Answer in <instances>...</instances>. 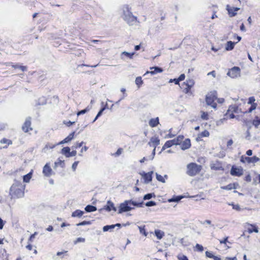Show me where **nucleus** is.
<instances>
[{"instance_id":"obj_42","label":"nucleus","mask_w":260,"mask_h":260,"mask_svg":"<svg viewBox=\"0 0 260 260\" xmlns=\"http://www.w3.org/2000/svg\"><path fill=\"white\" fill-rule=\"evenodd\" d=\"M0 143L1 144H7L8 145H11L12 144V141L11 140L7 139L6 138L2 139L1 140Z\"/></svg>"},{"instance_id":"obj_48","label":"nucleus","mask_w":260,"mask_h":260,"mask_svg":"<svg viewBox=\"0 0 260 260\" xmlns=\"http://www.w3.org/2000/svg\"><path fill=\"white\" fill-rule=\"evenodd\" d=\"M178 260H188L186 256L183 255L182 253H180L177 255Z\"/></svg>"},{"instance_id":"obj_11","label":"nucleus","mask_w":260,"mask_h":260,"mask_svg":"<svg viewBox=\"0 0 260 260\" xmlns=\"http://www.w3.org/2000/svg\"><path fill=\"white\" fill-rule=\"evenodd\" d=\"M43 174L46 177H50L53 174V172L49 164L47 163L43 167Z\"/></svg>"},{"instance_id":"obj_8","label":"nucleus","mask_w":260,"mask_h":260,"mask_svg":"<svg viewBox=\"0 0 260 260\" xmlns=\"http://www.w3.org/2000/svg\"><path fill=\"white\" fill-rule=\"evenodd\" d=\"M139 174L143 178L145 183L148 184L152 181V175L153 174V171H150L148 173H145V172L142 171Z\"/></svg>"},{"instance_id":"obj_60","label":"nucleus","mask_w":260,"mask_h":260,"mask_svg":"<svg viewBox=\"0 0 260 260\" xmlns=\"http://www.w3.org/2000/svg\"><path fill=\"white\" fill-rule=\"evenodd\" d=\"M7 126V125L5 123H0V131L4 130L6 128Z\"/></svg>"},{"instance_id":"obj_38","label":"nucleus","mask_w":260,"mask_h":260,"mask_svg":"<svg viewBox=\"0 0 260 260\" xmlns=\"http://www.w3.org/2000/svg\"><path fill=\"white\" fill-rule=\"evenodd\" d=\"M12 67L14 69H19L21 70L22 71H25L26 70V67L21 66L19 64H12Z\"/></svg>"},{"instance_id":"obj_26","label":"nucleus","mask_w":260,"mask_h":260,"mask_svg":"<svg viewBox=\"0 0 260 260\" xmlns=\"http://www.w3.org/2000/svg\"><path fill=\"white\" fill-rule=\"evenodd\" d=\"M236 43L233 42L232 41H228L226 43V46H225V50L226 51H231L233 50L234 48L235 45Z\"/></svg>"},{"instance_id":"obj_52","label":"nucleus","mask_w":260,"mask_h":260,"mask_svg":"<svg viewBox=\"0 0 260 260\" xmlns=\"http://www.w3.org/2000/svg\"><path fill=\"white\" fill-rule=\"evenodd\" d=\"M225 116L226 117V119H228V118L232 119V118H235V116L233 113H232L231 114H230V112H229L228 111L226 113Z\"/></svg>"},{"instance_id":"obj_21","label":"nucleus","mask_w":260,"mask_h":260,"mask_svg":"<svg viewBox=\"0 0 260 260\" xmlns=\"http://www.w3.org/2000/svg\"><path fill=\"white\" fill-rule=\"evenodd\" d=\"M183 138V136L179 135L176 138L171 140V141L174 145H178L181 144Z\"/></svg>"},{"instance_id":"obj_64","label":"nucleus","mask_w":260,"mask_h":260,"mask_svg":"<svg viewBox=\"0 0 260 260\" xmlns=\"http://www.w3.org/2000/svg\"><path fill=\"white\" fill-rule=\"evenodd\" d=\"M88 147H87V146H85L83 147L82 148V149H81V151H80V153H80V154H79V155H80V156H81V155H82L81 153H83V152H85V151H86L88 150Z\"/></svg>"},{"instance_id":"obj_62","label":"nucleus","mask_w":260,"mask_h":260,"mask_svg":"<svg viewBox=\"0 0 260 260\" xmlns=\"http://www.w3.org/2000/svg\"><path fill=\"white\" fill-rule=\"evenodd\" d=\"M78 163H79V161H75L73 164L72 168L74 171H75L76 170Z\"/></svg>"},{"instance_id":"obj_29","label":"nucleus","mask_w":260,"mask_h":260,"mask_svg":"<svg viewBox=\"0 0 260 260\" xmlns=\"http://www.w3.org/2000/svg\"><path fill=\"white\" fill-rule=\"evenodd\" d=\"M154 233L157 239L159 240L161 239L164 236V232L159 230H155Z\"/></svg>"},{"instance_id":"obj_14","label":"nucleus","mask_w":260,"mask_h":260,"mask_svg":"<svg viewBox=\"0 0 260 260\" xmlns=\"http://www.w3.org/2000/svg\"><path fill=\"white\" fill-rule=\"evenodd\" d=\"M150 69L151 71H147L146 72V73L144 74V75L148 74H150L151 75H155L157 73H160L162 72V71H163V70L161 68L158 67H150Z\"/></svg>"},{"instance_id":"obj_9","label":"nucleus","mask_w":260,"mask_h":260,"mask_svg":"<svg viewBox=\"0 0 260 260\" xmlns=\"http://www.w3.org/2000/svg\"><path fill=\"white\" fill-rule=\"evenodd\" d=\"M70 148L69 147H63L61 149V153L66 156L67 157H70L74 156L77 154V151L76 150H73L70 151Z\"/></svg>"},{"instance_id":"obj_15","label":"nucleus","mask_w":260,"mask_h":260,"mask_svg":"<svg viewBox=\"0 0 260 260\" xmlns=\"http://www.w3.org/2000/svg\"><path fill=\"white\" fill-rule=\"evenodd\" d=\"M31 125L30 118H26L23 125L22 126V129L25 133L28 132L29 130H32Z\"/></svg>"},{"instance_id":"obj_23","label":"nucleus","mask_w":260,"mask_h":260,"mask_svg":"<svg viewBox=\"0 0 260 260\" xmlns=\"http://www.w3.org/2000/svg\"><path fill=\"white\" fill-rule=\"evenodd\" d=\"M209 136V132L205 130L203 132L198 134L196 139L197 141H200L203 137H207Z\"/></svg>"},{"instance_id":"obj_58","label":"nucleus","mask_w":260,"mask_h":260,"mask_svg":"<svg viewBox=\"0 0 260 260\" xmlns=\"http://www.w3.org/2000/svg\"><path fill=\"white\" fill-rule=\"evenodd\" d=\"M156 203L154 201H151L149 202H147L145 204V205L147 207H151V206H154L156 205Z\"/></svg>"},{"instance_id":"obj_12","label":"nucleus","mask_w":260,"mask_h":260,"mask_svg":"<svg viewBox=\"0 0 260 260\" xmlns=\"http://www.w3.org/2000/svg\"><path fill=\"white\" fill-rule=\"evenodd\" d=\"M159 144L160 140L159 138L157 137L154 136L151 138L148 145L154 148V149H156V146L159 145Z\"/></svg>"},{"instance_id":"obj_35","label":"nucleus","mask_w":260,"mask_h":260,"mask_svg":"<svg viewBox=\"0 0 260 260\" xmlns=\"http://www.w3.org/2000/svg\"><path fill=\"white\" fill-rule=\"evenodd\" d=\"M115 228V225H114L113 224L112 225H105L103 227V231L104 232H107V231H112V230Z\"/></svg>"},{"instance_id":"obj_45","label":"nucleus","mask_w":260,"mask_h":260,"mask_svg":"<svg viewBox=\"0 0 260 260\" xmlns=\"http://www.w3.org/2000/svg\"><path fill=\"white\" fill-rule=\"evenodd\" d=\"M136 84L138 85V87H140L143 84V81L141 77H137L135 80Z\"/></svg>"},{"instance_id":"obj_51","label":"nucleus","mask_w":260,"mask_h":260,"mask_svg":"<svg viewBox=\"0 0 260 260\" xmlns=\"http://www.w3.org/2000/svg\"><path fill=\"white\" fill-rule=\"evenodd\" d=\"M201 118L203 120H208L209 118L208 114L207 112H202Z\"/></svg>"},{"instance_id":"obj_32","label":"nucleus","mask_w":260,"mask_h":260,"mask_svg":"<svg viewBox=\"0 0 260 260\" xmlns=\"http://www.w3.org/2000/svg\"><path fill=\"white\" fill-rule=\"evenodd\" d=\"M55 167L60 166L61 168L64 167V160H61L60 158H58L57 160L54 163Z\"/></svg>"},{"instance_id":"obj_57","label":"nucleus","mask_w":260,"mask_h":260,"mask_svg":"<svg viewBox=\"0 0 260 260\" xmlns=\"http://www.w3.org/2000/svg\"><path fill=\"white\" fill-rule=\"evenodd\" d=\"M195 248H196L197 250H198V251H200V252L203 251V250H204V248H203V247L201 245H200V244H197L196 245V246H195Z\"/></svg>"},{"instance_id":"obj_43","label":"nucleus","mask_w":260,"mask_h":260,"mask_svg":"<svg viewBox=\"0 0 260 260\" xmlns=\"http://www.w3.org/2000/svg\"><path fill=\"white\" fill-rule=\"evenodd\" d=\"M57 145L56 144H50V143H47L46 145H45V147H44V151L45 152H46V150H48V149H53Z\"/></svg>"},{"instance_id":"obj_63","label":"nucleus","mask_w":260,"mask_h":260,"mask_svg":"<svg viewBox=\"0 0 260 260\" xmlns=\"http://www.w3.org/2000/svg\"><path fill=\"white\" fill-rule=\"evenodd\" d=\"M85 241V239L84 238H78L76 241L75 242V243H79V242H84Z\"/></svg>"},{"instance_id":"obj_30","label":"nucleus","mask_w":260,"mask_h":260,"mask_svg":"<svg viewBox=\"0 0 260 260\" xmlns=\"http://www.w3.org/2000/svg\"><path fill=\"white\" fill-rule=\"evenodd\" d=\"M173 145L172 142L171 140H169V141H167L165 143V144L164 145V146H162V149H161V151H164L165 150V149H166L167 148H170L171 147V146H172Z\"/></svg>"},{"instance_id":"obj_41","label":"nucleus","mask_w":260,"mask_h":260,"mask_svg":"<svg viewBox=\"0 0 260 260\" xmlns=\"http://www.w3.org/2000/svg\"><path fill=\"white\" fill-rule=\"evenodd\" d=\"M91 109V106H87L85 109L81 110L78 112L77 113V115L79 116L80 115L84 114L86 112H88Z\"/></svg>"},{"instance_id":"obj_44","label":"nucleus","mask_w":260,"mask_h":260,"mask_svg":"<svg viewBox=\"0 0 260 260\" xmlns=\"http://www.w3.org/2000/svg\"><path fill=\"white\" fill-rule=\"evenodd\" d=\"M184 83L186 84L187 86H188V87H190L192 88V87L193 86V85L194 84V82L193 80L189 79V80H187L186 81V82H184Z\"/></svg>"},{"instance_id":"obj_6","label":"nucleus","mask_w":260,"mask_h":260,"mask_svg":"<svg viewBox=\"0 0 260 260\" xmlns=\"http://www.w3.org/2000/svg\"><path fill=\"white\" fill-rule=\"evenodd\" d=\"M227 75L232 78H236L240 75V69L239 67H234L230 69Z\"/></svg>"},{"instance_id":"obj_33","label":"nucleus","mask_w":260,"mask_h":260,"mask_svg":"<svg viewBox=\"0 0 260 260\" xmlns=\"http://www.w3.org/2000/svg\"><path fill=\"white\" fill-rule=\"evenodd\" d=\"M156 179L158 181H160V182H162V183H165L166 182L165 178H168V176L167 175H165L164 176V177H163L161 175H159V174H157L156 173Z\"/></svg>"},{"instance_id":"obj_49","label":"nucleus","mask_w":260,"mask_h":260,"mask_svg":"<svg viewBox=\"0 0 260 260\" xmlns=\"http://www.w3.org/2000/svg\"><path fill=\"white\" fill-rule=\"evenodd\" d=\"M138 228H139V231H140V233L141 234L144 235L145 236H147V233L145 231V226H138Z\"/></svg>"},{"instance_id":"obj_4","label":"nucleus","mask_w":260,"mask_h":260,"mask_svg":"<svg viewBox=\"0 0 260 260\" xmlns=\"http://www.w3.org/2000/svg\"><path fill=\"white\" fill-rule=\"evenodd\" d=\"M202 168L201 165L191 162L187 165L186 173L190 176H194L200 173Z\"/></svg>"},{"instance_id":"obj_46","label":"nucleus","mask_w":260,"mask_h":260,"mask_svg":"<svg viewBox=\"0 0 260 260\" xmlns=\"http://www.w3.org/2000/svg\"><path fill=\"white\" fill-rule=\"evenodd\" d=\"M238 110V107L236 106H230L229 108V109L228 110V112H230L231 111L232 113L233 112H237V111Z\"/></svg>"},{"instance_id":"obj_7","label":"nucleus","mask_w":260,"mask_h":260,"mask_svg":"<svg viewBox=\"0 0 260 260\" xmlns=\"http://www.w3.org/2000/svg\"><path fill=\"white\" fill-rule=\"evenodd\" d=\"M260 159L256 156H254L253 157H247L242 156L240 158V161L243 163L247 162L248 164L250 163H256Z\"/></svg>"},{"instance_id":"obj_19","label":"nucleus","mask_w":260,"mask_h":260,"mask_svg":"<svg viewBox=\"0 0 260 260\" xmlns=\"http://www.w3.org/2000/svg\"><path fill=\"white\" fill-rule=\"evenodd\" d=\"M75 132H73L71 133L67 137H66L64 139H63L62 141H60L57 144V145H61L64 143H67L69 142H70L74 137Z\"/></svg>"},{"instance_id":"obj_27","label":"nucleus","mask_w":260,"mask_h":260,"mask_svg":"<svg viewBox=\"0 0 260 260\" xmlns=\"http://www.w3.org/2000/svg\"><path fill=\"white\" fill-rule=\"evenodd\" d=\"M84 214V211L80 210H76L72 214L73 217H81Z\"/></svg>"},{"instance_id":"obj_37","label":"nucleus","mask_w":260,"mask_h":260,"mask_svg":"<svg viewBox=\"0 0 260 260\" xmlns=\"http://www.w3.org/2000/svg\"><path fill=\"white\" fill-rule=\"evenodd\" d=\"M85 210L87 212H93L96 210V208L95 206L89 205L85 208Z\"/></svg>"},{"instance_id":"obj_39","label":"nucleus","mask_w":260,"mask_h":260,"mask_svg":"<svg viewBox=\"0 0 260 260\" xmlns=\"http://www.w3.org/2000/svg\"><path fill=\"white\" fill-rule=\"evenodd\" d=\"M46 99L45 97L42 96L39 99L38 102L37 103V105H43L46 103Z\"/></svg>"},{"instance_id":"obj_59","label":"nucleus","mask_w":260,"mask_h":260,"mask_svg":"<svg viewBox=\"0 0 260 260\" xmlns=\"http://www.w3.org/2000/svg\"><path fill=\"white\" fill-rule=\"evenodd\" d=\"M37 234L38 233L37 232H35L34 234H32L30 236V237H29V238L28 239V242H30V243L32 242L34 239L35 238V236H36V235H37Z\"/></svg>"},{"instance_id":"obj_28","label":"nucleus","mask_w":260,"mask_h":260,"mask_svg":"<svg viewBox=\"0 0 260 260\" xmlns=\"http://www.w3.org/2000/svg\"><path fill=\"white\" fill-rule=\"evenodd\" d=\"M238 184H229L228 185L221 186V188L224 190H231L232 189H236L237 188L236 186H237Z\"/></svg>"},{"instance_id":"obj_20","label":"nucleus","mask_w":260,"mask_h":260,"mask_svg":"<svg viewBox=\"0 0 260 260\" xmlns=\"http://www.w3.org/2000/svg\"><path fill=\"white\" fill-rule=\"evenodd\" d=\"M149 125L151 127H154L158 125L159 123V118L156 117L155 118H151L149 121Z\"/></svg>"},{"instance_id":"obj_61","label":"nucleus","mask_w":260,"mask_h":260,"mask_svg":"<svg viewBox=\"0 0 260 260\" xmlns=\"http://www.w3.org/2000/svg\"><path fill=\"white\" fill-rule=\"evenodd\" d=\"M206 256L209 258H213L214 255L211 252L206 251Z\"/></svg>"},{"instance_id":"obj_13","label":"nucleus","mask_w":260,"mask_h":260,"mask_svg":"<svg viewBox=\"0 0 260 260\" xmlns=\"http://www.w3.org/2000/svg\"><path fill=\"white\" fill-rule=\"evenodd\" d=\"M226 9L228 11L230 17H234L237 14V11L240 10L239 8L231 7L229 5L226 6Z\"/></svg>"},{"instance_id":"obj_56","label":"nucleus","mask_w":260,"mask_h":260,"mask_svg":"<svg viewBox=\"0 0 260 260\" xmlns=\"http://www.w3.org/2000/svg\"><path fill=\"white\" fill-rule=\"evenodd\" d=\"M255 101V99L254 97L251 96L248 99V104L252 105V104H256L255 103H254Z\"/></svg>"},{"instance_id":"obj_53","label":"nucleus","mask_w":260,"mask_h":260,"mask_svg":"<svg viewBox=\"0 0 260 260\" xmlns=\"http://www.w3.org/2000/svg\"><path fill=\"white\" fill-rule=\"evenodd\" d=\"M83 144L84 142H81L80 143L77 142L73 146L72 148L77 149L78 148L81 147Z\"/></svg>"},{"instance_id":"obj_5","label":"nucleus","mask_w":260,"mask_h":260,"mask_svg":"<svg viewBox=\"0 0 260 260\" xmlns=\"http://www.w3.org/2000/svg\"><path fill=\"white\" fill-rule=\"evenodd\" d=\"M217 92L213 91L209 92L206 97V102L208 105L211 106L213 108H216V104L214 102L215 100L217 99Z\"/></svg>"},{"instance_id":"obj_25","label":"nucleus","mask_w":260,"mask_h":260,"mask_svg":"<svg viewBox=\"0 0 260 260\" xmlns=\"http://www.w3.org/2000/svg\"><path fill=\"white\" fill-rule=\"evenodd\" d=\"M67 255H68V251L63 250L62 251L57 252L56 255L53 256V258L54 259L57 260L58 258L56 256H59L61 258H63Z\"/></svg>"},{"instance_id":"obj_50","label":"nucleus","mask_w":260,"mask_h":260,"mask_svg":"<svg viewBox=\"0 0 260 260\" xmlns=\"http://www.w3.org/2000/svg\"><path fill=\"white\" fill-rule=\"evenodd\" d=\"M256 106H257V104L251 105V107L248 109L247 112H246V113H251L254 110H255L256 109Z\"/></svg>"},{"instance_id":"obj_2","label":"nucleus","mask_w":260,"mask_h":260,"mask_svg":"<svg viewBox=\"0 0 260 260\" xmlns=\"http://www.w3.org/2000/svg\"><path fill=\"white\" fill-rule=\"evenodd\" d=\"M143 202L139 203L132 200H125L120 204L118 210V214L130 211L135 209L134 207H142Z\"/></svg>"},{"instance_id":"obj_47","label":"nucleus","mask_w":260,"mask_h":260,"mask_svg":"<svg viewBox=\"0 0 260 260\" xmlns=\"http://www.w3.org/2000/svg\"><path fill=\"white\" fill-rule=\"evenodd\" d=\"M155 197V196L154 193H148V194H145L144 196L143 199L144 200H149V199H151L152 197Z\"/></svg>"},{"instance_id":"obj_1","label":"nucleus","mask_w":260,"mask_h":260,"mask_svg":"<svg viewBox=\"0 0 260 260\" xmlns=\"http://www.w3.org/2000/svg\"><path fill=\"white\" fill-rule=\"evenodd\" d=\"M121 17L129 25H134L137 23V18L133 14L131 7L124 5L121 8Z\"/></svg>"},{"instance_id":"obj_36","label":"nucleus","mask_w":260,"mask_h":260,"mask_svg":"<svg viewBox=\"0 0 260 260\" xmlns=\"http://www.w3.org/2000/svg\"><path fill=\"white\" fill-rule=\"evenodd\" d=\"M183 198L182 196H176L168 200V202H178Z\"/></svg>"},{"instance_id":"obj_18","label":"nucleus","mask_w":260,"mask_h":260,"mask_svg":"<svg viewBox=\"0 0 260 260\" xmlns=\"http://www.w3.org/2000/svg\"><path fill=\"white\" fill-rule=\"evenodd\" d=\"M105 209L107 211H111V210H113L114 211H116L117 209L115 207L114 204L111 201H108L107 202L106 206H105Z\"/></svg>"},{"instance_id":"obj_22","label":"nucleus","mask_w":260,"mask_h":260,"mask_svg":"<svg viewBox=\"0 0 260 260\" xmlns=\"http://www.w3.org/2000/svg\"><path fill=\"white\" fill-rule=\"evenodd\" d=\"M181 88L183 89V91L189 95L192 94V92L190 91V89L191 88L190 87H188L186 84L185 83H182Z\"/></svg>"},{"instance_id":"obj_24","label":"nucleus","mask_w":260,"mask_h":260,"mask_svg":"<svg viewBox=\"0 0 260 260\" xmlns=\"http://www.w3.org/2000/svg\"><path fill=\"white\" fill-rule=\"evenodd\" d=\"M249 227L247 228V230L249 234H251L253 232L256 233H258V228L256 225L249 224Z\"/></svg>"},{"instance_id":"obj_34","label":"nucleus","mask_w":260,"mask_h":260,"mask_svg":"<svg viewBox=\"0 0 260 260\" xmlns=\"http://www.w3.org/2000/svg\"><path fill=\"white\" fill-rule=\"evenodd\" d=\"M32 177V172H30L27 174L24 175L23 177V182L28 183Z\"/></svg>"},{"instance_id":"obj_55","label":"nucleus","mask_w":260,"mask_h":260,"mask_svg":"<svg viewBox=\"0 0 260 260\" xmlns=\"http://www.w3.org/2000/svg\"><path fill=\"white\" fill-rule=\"evenodd\" d=\"M91 222L89 221H84L77 224V226L85 225L90 224Z\"/></svg>"},{"instance_id":"obj_54","label":"nucleus","mask_w":260,"mask_h":260,"mask_svg":"<svg viewBox=\"0 0 260 260\" xmlns=\"http://www.w3.org/2000/svg\"><path fill=\"white\" fill-rule=\"evenodd\" d=\"M171 131H172V128H171L169 130V133L165 136V139L172 138L175 136V135L172 134L171 133Z\"/></svg>"},{"instance_id":"obj_17","label":"nucleus","mask_w":260,"mask_h":260,"mask_svg":"<svg viewBox=\"0 0 260 260\" xmlns=\"http://www.w3.org/2000/svg\"><path fill=\"white\" fill-rule=\"evenodd\" d=\"M180 145L182 150L187 149L191 146L190 140L189 139H186L183 142L182 141Z\"/></svg>"},{"instance_id":"obj_40","label":"nucleus","mask_w":260,"mask_h":260,"mask_svg":"<svg viewBox=\"0 0 260 260\" xmlns=\"http://www.w3.org/2000/svg\"><path fill=\"white\" fill-rule=\"evenodd\" d=\"M252 124L256 128H257L258 125L260 124V119H258L257 116H256L255 118L253 120Z\"/></svg>"},{"instance_id":"obj_10","label":"nucleus","mask_w":260,"mask_h":260,"mask_svg":"<svg viewBox=\"0 0 260 260\" xmlns=\"http://www.w3.org/2000/svg\"><path fill=\"white\" fill-rule=\"evenodd\" d=\"M243 174V170L242 168H237L234 166L231 170V174L234 176H241Z\"/></svg>"},{"instance_id":"obj_31","label":"nucleus","mask_w":260,"mask_h":260,"mask_svg":"<svg viewBox=\"0 0 260 260\" xmlns=\"http://www.w3.org/2000/svg\"><path fill=\"white\" fill-rule=\"evenodd\" d=\"M134 54H135V52L129 53V52H127L126 51H123L121 54V58L122 59H123V56L125 55L126 57H127L128 58L132 59V58H133V57Z\"/></svg>"},{"instance_id":"obj_16","label":"nucleus","mask_w":260,"mask_h":260,"mask_svg":"<svg viewBox=\"0 0 260 260\" xmlns=\"http://www.w3.org/2000/svg\"><path fill=\"white\" fill-rule=\"evenodd\" d=\"M210 167L212 170L216 171L223 170L221 164L218 161L212 162L210 165Z\"/></svg>"},{"instance_id":"obj_3","label":"nucleus","mask_w":260,"mask_h":260,"mask_svg":"<svg viewBox=\"0 0 260 260\" xmlns=\"http://www.w3.org/2000/svg\"><path fill=\"white\" fill-rule=\"evenodd\" d=\"M25 186L21 182L15 181L10 189V194L12 198H19L23 197Z\"/></svg>"}]
</instances>
